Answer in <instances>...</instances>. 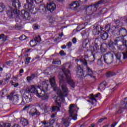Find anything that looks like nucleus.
<instances>
[{
    "label": "nucleus",
    "mask_w": 127,
    "mask_h": 127,
    "mask_svg": "<svg viewBox=\"0 0 127 127\" xmlns=\"http://www.w3.org/2000/svg\"><path fill=\"white\" fill-rule=\"evenodd\" d=\"M82 25H80L78 26H77V27L76 28V30H77L78 31H80V30H82V29H84V28H85V27H82Z\"/></svg>",
    "instance_id": "45"
},
{
    "label": "nucleus",
    "mask_w": 127,
    "mask_h": 127,
    "mask_svg": "<svg viewBox=\"0 0 127 127\" xmlns=\"http://www.w3.org/2000/svg\"><path fill=\"white\" fill-rule=\"evenodd\" d=\"M35 116H40V112L38 110H36L35 112H34Z\"/></svg>",
    "instance_id": "55"
},
{
    "label": "nucleus",
    "mask_w": 127,
    "mask_h": 127,
    "mask_svg": "<svg viewBox=\"0 0 127 127\" xmlns=\"http://www.w3.org/2000/svg\"><path fill=\"white\" fill-rule=\"evenodd\" d=\"M100 37L102 40H107L109 38V34L105 31H101L100 32Z\"/></svg>",
    "instance_id": "20"
},
{
    "label": "nucleus",
    "mask_w": 127,
    "mask_h": 127,
    "mask_svg": "<svg viewBox=\"0 0 127 127\" xmlns=\"http://www.w3.org/2000/svg\"><path fill=\"white\" fill-rule=\"evenodd\" d=\"M39 10L43 11V12H45V11H47V6L44 5H40L39 7Z\"/></svg>",
    "instance_id": "32"
},
{
    "label": "nucleus",
    "mask_w": 127,
    "mask_h": 127,
    "mask_svg": "<svg viewBox=\"0 0 127 127\" xmlns=\"http://www.w3.org/2000/svg\"><path fill=\"white\" fill-rule=\"evenodd\" d=\"M89 99L90 100H92V101H95V102H97V99H96L95 97H94L93 94H91V96L89 98Z\"/></svg>",
    "instance_id": "48"
},
{
    "label": "nucleus",
    "mask_w": 127,
    "mask_h": 127,
    "mask_svg": "<svg viewBox=\"0 0 127 127\" xmlns=\"http://www.w3.org/2000/svg\"><path fill=\"white\" fill-rule=\"evenodd\" d=\"M11 3L12 6H13L14 9L11 8L10 10L7 11L6 13L9 18H13V17H14V14H16L17 16L20 12L18 8L21 7V3H20L19 0H13Z\"/></svg>",
    "instance_id": "3"
},
{
    "label": "nucleus",
    "mask_w": 127,
    "mask_h": 127,
    "mask_svg": "<svg viewBox=\"0 0 127 127\" xmlns=\"http://www.w3.org/2000/svg\"><path fill=\"white\" fill-rule=\"evenodd\" d=\"M107 85L108 83L105 81L101 83L98 87L99 91H104V90L106 89V87H107Z\"/></svg>",
    "instance_id": "23"
},
{
    "label": "nucleus",
    "mask_w": 127,
    "mask_h": 127,
    "mask_svg": "<svg viewBox=\"0 0 127 127\" xmlns=\"http://www.w3.org/2000/svg\"><path fill=\"white\" fill-rule=\"evenodd\" d=\"M20 124L22 125V127H26L28 126V120L25 118H22L20 120Z\"/></svg>",
    "instance_id": "25"
},
{
    "label": "nucleus",
    "mask_w": 127,
    "mask_h": 127,
    "mask_svg": "<svg viewBox=\"0 0 127 127\" xmlns=\"http://www.w3.org/2000/svg\"><path fill=\"white\" fill-rule=\"evenodd\" d=\"M33 28L35 30L38 29L39 28V26H38V24H35L33 25Z\"/></svg>",
    "instance_id": "51"
},
{
    "label": "nucleus",
    "mask_w": 127,
    "mask_h": 127,
    "mask_svg": "<svg viewBox=\"0 0 127 127\" xmlns=\"http://www.w3.org/2000/svg\"><path fill=\"white\" fill-rule=\"evenodd\" d=\"M59 54L61 55V56H66V53H65L63 50L61 51Z\"/></svg>",
    "instance_id": "49"
},
{
    "label": "nucleus",
    "mask_w": 127,
    "mask_h": 127,
    "mask_svg": "<svg viewBox=\"0 0 127 127\" xmlns=\"http://www.w3.org/2000/svg\"><path fill=\"white\" fill-rule=\"evenodd\" d=\"M4 127H11V124L9 123H6L5 124H3ZM12 127H20L18 124H15Z\"/></svg>",
    "instance_id": "35"
},
{
    "label": "nucleus",
    "mask_w": 127,
    "mask_h": 127,
    "mask_svg": "<svg viewBox=\"0 0 127 127\" xmlns=\"http://www.w3.org/2000/svg\"><path fill=\"white\" fill-rule=\"evenodd\" d=\"M26 3L24 5V8L29 11L32 10V6L35 5V0H26Z\"/></svg>",
    "instance_id": "9"
},
{
    "label": "nucleus",
    "mask_w": 127,
    "mask_h": 127,
    "mask_svg": "<svg viewBox=\"0 0 127 127\" xmlns=\"http://www.w3.org/2000/svg\"><path fill=\"white\" fill-rule=\"evenodd\" d=\"M110 29H111V25L110 24H107L105 26L106 31H107V32H109Z\"/></svg>",
    "instance_id": "42"
},
{
    "label": "nucleus",
    "mask_w": 127,
    "mask_h": 127,
    "mask_svg": "<svg viewBox=\"0 0 127 127\" xmlns=\"http://www.w3.org/2000/svg\"><path fill=\"white\" fill-rule=\"evenodd\" d=\"M76 111V106L75 104H71L69 106V113L70 116L64 118L62 120V124L59 123L57 126L58 127H68L71 124V121H76L77 120V114H74Z\"/></svg>",
    "instance_id": "2"
},
{
    "label": "nucleus",
    "mask_w": 127,
    "mask_h": 127,
    "mask_svg": "<svg viewBox=\"0 0 127 127\" xmlns=\"http://www.w3.org/2000/svg\"><path fill=\"white\" fill-rule=\"evenodd\" d=\"M80 2L82 3V4H87L88 3V0H79Z\"/></svg>",
    "instance_id": "52"
},
{
    "label": "nucleus",
    "mask_w": 127,
    "mask_h": 127,
    "mask_svg": "<svg viewBox=\"0 0 127 127\" xmlns=\"http://www.w3.org/2000/svg\"><path fill=\"white\" fill-rule=\"evenodd\" d=\"M104 58H101L100 59H98L97 61V64L99 65V66H103L104 65V62H103Z\"/></svg>",
    "instance_id": "37"
},
{
    "label": "nucleus",
    "mask_w": 127,
    "mask_h": 127,
    "mask_svg": "<svg viewBox=\"0 0 127 127\" xmlns=\"http://www.w3.org/2000/svg\"><path fill=\"white\" fill-rule=\"evenodd\" d=\"M86 72L88 74H86L84 76V78H86V77H89L90 75H92L93 74V71H92V69H91V68H90V67H87Z\"/></svg>",
    "instance_id": "30"
},
{
    "label": "nucleus",
    "mask_w": 127,
    "mask_h": 127,
    "mask_svg": "<svg viewBox=\"0 0 127 127\" xmlns=\"http://www.w3.org/2000/svg\"><path fill=\"white\" fill-rule=\"evenodd\" d=\"M121 106H122V109H126L127 108V97L121 102Z\"/></svg>",
    "instance_id": "27"
},
{
    "label": "nucleus",
    "mask_w": 127,
    "mask_h": 127,
    "mask_svg": "<svg viewBox=\"0 0 127 127\" xmlns=\"http://www.w3.org/2000/svg\"><path fill=\"white\" fill-rule=\"evenodd\" d=\"M78 52H83L84 51V48L81 47L78 50Z\"/></svg>",
    "instance_id": "62"
},
{
    "label": "nucleus",
    "mask_w": 127,
    "mask_h": 127,
    "mask_svg": "<svg viewBox=\"0 0 127 127\" xmlns=\"http://www.w3.org/2000/svg\"><path fill=\"white\" fill-rule=\"evenodd\" d=\"M104 62L106 64H111L114 62V54L109 52L103 56Z\"/></svg>",
    "instance_id": "8"
},
{
    "label": "nucleus",
    "mask_w": 127,
    "mask_h": 127,
    "mask_svg": "<svg viewBox=\"0 0 127 127\" xmlns=\"http://www.w3.org/2000/svg\"><path fill=\"white\" fill-rule=\"evenodd\" d=\"M28 91L30 93H33L34 94H35L36 96H37L38 98H42L45 94L44 92L41 91V89L39 88V86H37V88H36L34 85H31Z\"/></svg>",
    "instance_id": "5"
},
{
    "label": "nucleus",
    "mask_w": 127,
    "mask_h": 127,
    "mask_svg": "<svg viewBox=\"0 0 127 127\" xmlns=\"http://www.w3.org/2000/svg\"><path fill=\"white\" fill-rule=\"evenodd\" d=\"M117 49L120 51H123L125 50L127 51V41L123 42V44H120L117 47Z\"/></svg>",
    "instance_id": "17"
},
{
    "label": "nucleus",
    "mask_w": 127,
    "mask_h": 127,
    "mask_svg": "<svg viewBox=\"0 0 127 127\" xmlns=\"http://www.w3.org/2000/svg\"><path fill=\"white\" fill-rule=\"evenodd\" d=\"M30 59H31V58L28 57L25 60V64H26V65L29 64V63L30 62Z\"/></svg>",
    "instance_id": "43"
},
{
    "label": "nucleus",
    "mask_w": 127,
    "mask_h": 127,
    "mask_svg": "<svg viewBox=\"0 0 127 127\" xmlns=\"http://www.w3.org/2000/svg\"><path fill=\"white\" fill-rule=\"evenodd\" d=\"M90 49H91L92 51H97V50H99V49L102 52H106L107 48H104L102 46L99 45L97 44H95L93 47H90Z\"/></svg>",
    "instance_id": "11"
},
{
    "label": "nucleus",
    "mask_w": 127,
    "mask_h": 127,
    "mask_svg": "<svg viewBox=\"0 0 127 127\" xmlns=\"http://www.w3.org/2000/svg\"><path fill=\"white\" fill-rule=\"evenodd\" d=\"M75 71L76 72V76L77 78H83L84 77V70L81 68V67H77Z\"/></svg>",
    "instance_id": "15"
},
{
    "label": "nucleus",
    "mask_w": 127,
    "mask_h": 127,
    "mask_svg": "<svg viewBox=\"0 0 127 127\" xmlns=\"http://www.w3.org/2000/svg\"><path fill=\"white\" fill-rule=\"evenodd\" d=\"M16 98L17 103H20V105L23 106L25 102H24V100H25L26 103H30L31 101H32V99L31 97V95H29V93H26L24 94V98L19 99L17 96L15 95Z\"/></svg>",
    "instance_id": "7"
},
{
    "label": "nucleus",
    "mask_w": 127,
    "mask_h": 127,
    "mask_svg": "<svg viewBox=\"0 0 127 127\" xmlns=\"http://www.w3.org/2000/svg\"><path fill=\"white\" fill-rule=\"evenodd\" d=\"M108 45L109 47V48H111V47H113L114 45H115V42H113L112 40H110L108 41Z\"/></svg>",
    "instance_id": "40"
},
{
    "label": "nucleus",
    "mask_w": 127,
    "mask_h": 127,
    "mask_svg": "<svg viewBox=\"0 0 127 127\" xmlns=\"http://www.w3.org/2000/svg\"><path fill=\"white\" fill-rule=\"evenodd\" d=\"M15 21L16 22H19V21H21V20H20V18H19V17L17 16L15 18Z\"/></svg>",
    "instance_id": "60"
},
{
    "label": "nucleus",
    "mask_w": 127,
    "mask_h": 127,
    "mask_svg": "<svg viewBox=\"0 0 127 127\" xmlns=\"http://www.w3.org/2000/svg\"><path fill=\"white\" fill-rule=\"evenodd\" d=\"M71 68V65L69 64H64L62 66V70L63 72L65 75V79H66V82L68 85H70L71 88H75V83L72 79V77L71 76V71L69 70L68 69H70Z\"/></svg>",
    "instance_id": "4"
},
{
    "label": "nucleus",
    "mask_w": 127,
    "mask_h": 127,
    "mask_svg": "<svg viewBox=\"0 0 127 127\" xmlns=\"http://www.w3.org/2000/svg\"><path fill=\"white\" fill-rule=\"evenodd\" d=\"M119 35H122V36H127V30L125 28H123L119 26Z\"/></svg>",
    "instance_id": "22"
},
{
    "label": "nucleus",
    "mask_w": 127,
    "mask_h": 127,
    "mask_svg": "<svg viewBox=\"0 0 127 127\" xmlns=\"http://www.w3.org/2000/svg\"><path fill=\"white\" fill-rule=\"evenodd\" d=\"M108 118L107 117H104V118H100L99 120L98 123H99L100 124H101V123H103V122H104V121H105V120H107Z\"/></svg>",
    "instance_id": "44"
},
{
    "label": "nucleus",
    "mask_w": 127,
    "mask_h": 127,
    "mask_svg": "<svg viewBox=\"0 0 127 127\" xmlns=\"http://www.w3.org/2000/svg\"><path fill=\"white\" fill-rule=\"evenodd\" d=\"M58 77L60 80V85L62 90L58 89V94L59 96H57L55 101L56 106L52 107V112H60V108L62 107L61 104H62V102L65 100L64 97H68V93H69V89H68L67 84H66V82H65V77H64V75L60 73L58 75Z\"/></svg>",
    "instance_id": "1"
},
{
    "label": "nucleus",
    "mask_w": 127,
    "mask_h": 127,
    "mask_svg": "<svg viewBox=\"0 0 127 127\" xmlns=\"http://www.w3.org/2000/svg\"><path fill=\"white\" fill-rule=\"evenodd\" d=\"M85 20L86 21H89L91 19V14L87 15L85 17Z\"/></svg>",
    "instance_id": "47"
},
{
    "label": "nucleus",
    "mask_w": 127,
    "mask_h": 127,
    "mask_svg": "<svg viewBox=\"0 0 127 127\" xmlns=\"http://www.w3.org/2000/svg\"><path fill=\"white\" fill-rule=\"evenodd\" d=\"M107 9L106 8H103L100 10L101 13H102L103 14L106 13Z\"/></svg>",
    "instance_id": "54"
},
{
    "label": "nucleus",
    "mask_w": 127,
    "mask_h": 127,
    "mask_svg": "<svg viewBox=\"0 0 127 127\" xmlns=\"http://www.w3.org/2000/svg\"><path fill=\"white\" fill-rule=\"evenodd\" d=\"M112 34L113 35L116 36L120 35V28L119 26L115 27V29L112 31Z\"/></svg>",
    "instance_id": "29"
},
{
    "label": "nucleus",
    "mask_w": 127,
    "mask_h": 127,
    "mask_svg": "<svg viewBox=\"0 0 127 127\" xmlns=\"http://www.w3.org/2000/svg\"><path fill=\"white\" fill-rule=\"evenodd\" d=\"M19 39L21 41L25 40L26 39V36L24 35H22L19 38Z\"/></svg>",
    "instance_id": "46"
},
{
    "label": "nucleus",
    "mask_w": 127,
    "mask_h": 127,
    "mask_svg": "<svg viewBox=\"0 0 127 127\" xmlns=\"http://www.w3.org/2000/svg\"><path fill=\"white\" fill-rule=\"evenodd\" d=\"M50 82L51 83V86L53 87H56V83L55 82V79L54 78H52Z\"/></svg>",
    "instance_id": "38"
},
{
    "label": "nucleus",
    "mask_w": 127,
    "mask_h": 127,
    "mask_svg": "<svg viewBox=\"0 0 127 127\" xmlns=\"http://www.w3.org/2000/svg\"><path fill=\"white\" fill-rule=\"evenodd\" d=\"M123 58H124V59H127V50L126 53H123Z\"/></svg>",
    "instance_id": "57"
},
{
    "label": "nucleus",
    "mask_w": 127,
    "mask_h": 127,
    "mask_svg": "<svg viewBox=\"0 0 127 127\" xmlns=\"http://www.w3.org/2000/svg\"><path fill=\"white\" fill-rule=\"evenodd\" d=\"M39 89H40L42 92H44L45 94L42 96V101H47L49 98V96L46 94V91H48V84L46 83V81H44L42 82V84L39 86Z\"/></svg>",
    "instance_id": "6"
},
{
    "label": "nucleus",
    "mask_w": 127,
    "mask_h": 127,
    "mask_svg": "<svg viewBox=\"0 0 127 127\" xmlns=\"http://www.w3.org/2000/svg\"><path fill=\"white\" fill-rule=\"evenodd\" d=\"M71 41H72V43H73V44H75L77 42V39H76V38L74 37L72 39Z\"/></svg>",
    "instance_id": "59"
},
{
    "label": "nucleus",
    "mask_w": 127,
    "mask_h": 127,
    "mask_svg": "<svg viewBox=\"0 0 127 127\" xmlns=\"http://www.w3.org/2000/svg\"><path fill=\"white\" fill-rule=\"evenodd\" d=\"M52 64L55 65H61V61L59 59L57 60H53Z\"/></svg>",
    "instance_id": "34"
},
{
    "label": "nucleus",
    "mask_w": 127,
    "mask_h": 127,
    "mask_svg": "<svg viewBox=\"0 0 127 127\" xmlns=\"http://www.w3.org/2000/svg\"><path fill=\"white\" fill-rule=\"evenodd\" d=\"M80 6V3L78 0L72 1L70 4L68 5V9H71L76 11L78 9V7Z\"/></svg>",
    "instance_id": "10"
},
{
    "label": "nucleus",
    "mask_w": 127,
    "mask_h": 127,
    "mask_svg": "<svg viewBox=\"0 0 127 127\" xmlns=\"http://www.w3.org/2000/svg\"><path fill=\"white\" fill-rule=\"evenodd\" d=\"M66 46H67L68 48H71V46H72V42H69L66 44Z\"/></svg>",
    "instance_id": "56"
},
{
    "label": "nucleus",
    "mask_w": 127,
    "mask_h": 127,
    "mask_svg": "<svg viewBox=\"0 0 127 127\" xmlns=\"http://www.w3.org/2000/svg\"><path fill=\"white\" fill-rule=\"evenodd\" d=\"M124 38L122 37H118L114 39V44L115 46L118 47L121 44H123Z\"/></svg>",
    "instance_id": "16"
},
{
    "label": "nucleus",
    "mask_w": 127,
    "mask_h": 127,
    "mask_svg": "<svg viewBox=\"0 0 127 127\" xmlns=\"http://www.w3.org/2000/svg\"><path fill=\"white\" fill-rule=\"evenodd\" d=\"M102 39L98 36L96 39L95 41V44H97L98 45H100L102 46V42H101Z\"/></svg>",
    "instance_id": "31"
},
{
    "label": "nucleus",
    "mask_w": 127,
    "mask_h": 127,
    "mask_svg": "<svg viewBox=\"0 0 127 127\" xmlns=\"http://www.w3.org/2000/svg\"><path fill=\"white\" fill-rule=\"evenodd\" d=\"M118 124V122H114L113 124H112L111 126V127H115Z\"/></svg>",
    "instance_id": "64"
},
{
    "label": "nucleus",
    "mask_w": 127,
    "mask_h": 127,
    "mask_svg": "<svg viewBox=\"0 0 127 127\" xmlns=\"http://www.w3.org/2000/svg\"><path fill=\"white\" fill-rule=\"evenodd\" d=\"M116 58V63L118 64H121L122 63V61L121 58H122V52H117L115 54Z\"/></svg>",
    "instance_id": "21"
},
{
    "label": "nucleus",
    "mask_w": 127,
    "mask_h": 127,
    "mask_svg": "<svg viewBox=\"0 0 127 127\" xmlns=\"http://www.w3.org/2000/svg\"><path fill=\"white\" fill-rule=\"evenodd\" d=\"M5 7V6L4 5H0V12H2Z\"/></svg>",
    "instance_id": "50"
},
{
    "label": "nucleus",
    "mask_w": 127,
    "mask_h": 127,
    "mask_svg": "<svg viewBox=\"0 0 127 127\" xmlns=\"http://www.w3.org/2000/svg\"><path fill=\"white\" fill-rule=\"evenodd\" d=\"M94 27V28L92 31L94 35H99L100 34V32L101 33V31H103V28L100 26V25H95Z\"/></svg>",
    "instance_id": "12"
},
{
    "label": "nucleus",
    "mask_w": 127,
    "mask_h": 127,
    "mask_svg": "<svg viewBox=\"0 0 127 127\" xmlns=\"http://www.w3.org/2000/svg\"><path fill=\"white\" fill-rule=\"evenodd\" d=\"M34 39L35 42L39 43L41 41V38L40 37V35H38V36L35 37Z\"/></svg>",
    "instance_id": "41"
},
{
    "label": "nucleus",
    "mask_w": 127,
    "mask_h": 127,
    "mask_svg": "<svg viewBox=\"0 0 127 127\" xmlns=\"http://www.w3.org/2000/svg\"><path fill=\"white\" fill-rule=\"evenodd\" d=\"M80 62L83 64L84 66H87L88 65V63L87 62V60L85 59H81L80 60Z\"/></svg>",
    "instance_id": "39"
},
{
    "label": "nucleus",
    "mask_w": 127,
    "mask_h": 127,
    "mask_svg": "<svg viewBox=\"0 0 127 127\" xmlns=\"http://www.w3.org/2000/svg\"><path fill=\"white\" fill-rule=\"evenodd\" d=\"M90 44L91 43L90 42V40L88 38H86L83 42L82 44V47L83 48H85L86 47H88V46H90Z\"/></svg>",
    "instance_id": "24"
},
{
    "label": "nucleus",
    "mask_w": 127,
    "mask_h": 127,
    "mask_svg": "<svg viewBox=\"0 0 127 127\" xmlns=\"http://www.w3.org/2000/svg\"><path fill=\"white\" fill-rule=\"evenodd\" d=\"M94 8H95V9H97V8H96V6H88L86 9V11L87 13H89V14H94Z\"/></svg>",
    "instance_id": "19"
},
{
    "label": "nucleus",
    "mask_w": 127,
    "mask_h": 127,
    "mask_svg": "<svg viewBox=\"0 0 127 127\" xmlns=\"http://www.w3.org/2000/svg\"><path fill=\"white\" fill-rule=\"evenodd\" d=\"M43 0H35V3H41Z\"/></svg>",
    "instance_id": "58"
},
{
    "label": "nucleus",
    "mask_w": 127,
    "mask_h": 127,
    "mask_svg": "<svg viewBox=\"0 0 127 127\" xmlns=\"http://www.w3.org/2000/svg\"><path fill=\"white\" fill-rule=\"evenodd\" d=\"M47 9L48 11L53 12L56 9V4L53 2L47 3Z\"/></svg>",
    "instance_id": "14"
},
{
    "label": "nucleus",
    "mask_w": 127,
    "mask_h": 127,
    "mask_svg": "<svg viewBox=\"0 0 127 127\" xmlns=\"http://www.w3.org/2000/svg\"><path fill=\"white\" fill-rule=\"evenodd\" d=\"M36 76V74L35 73H33L30 76H28L26 77V80L28 83H30L31 81H32V80H34V79H35V77Z\"/></svg>",
    "instance_id": "26"
},
{
    "label": "nucleus",
    "mask_w": 127,
    "mask_h": 127,
    "mask_svg": "<svg viewBox=\"0 0 127 127\" xmlns=\"http://www.w3.org/2000/svg\"><path fill=\"white\" fill-rule=\"evenodd\" d=\"M106 3V2L105 1V0H100L97 2H96L94 5L95 6H98V5H100V4H105Z\"/></svg>",
    "instance_id": "36"
},
{
    "label": "nucleus",
    "mask_w": 127,
    "mask_h": 127,
    "mask_svg": "<svg viewBox=\"0 0 127 127\" xmlns=\"http://www.w3.org/2000/svg\"><path fill=\"white\" fill-rule=\"evenodd\" d=\"M11 77V74H10V73H8L6 75V78H7V79H10V77Z\"/></svg>",
    "instance_id": "63"
},
{
    "label": "nucleus",
    "mask_w": 127,
    "mask_h": 127,
    "mask_svg": "<svg viewBox=\"0 0 127 127\" xmlns=\"http://www.w3.org/2000/svg\"><path fill=\"white\" fill-rule=\"evenodd\" d=\"M38 105L41 110H44L45 113H48V106L45 105L44 103L39 102L38 103Z\"/></svg>",
    "instance_id": "18"
},
{
    "label": "nucleus",
    "mask_w": 127,
    "mask_h": 127,
    "mask_svg": "<svg viewBox=\"0 0 127 127\" xmlns=\"http://www.w3.org/2000/svg\"><path fill=\"white\" fill-rule=\"evenodd\" d=\"M21 16L23 18V19H25L26 20H30L31 16H30V14H29L27 11L23 9L21 10Z\"/></svg>",
    "instance_id": "13"
},
{
    "label": "nucleus",
    "mask_w": 127,
    "mask_h": 127,
    "mask_svg": "<svg viewBox=\"0 0 127 127\" xmlns=\"http://www.w3.org/2000/svg\"><path fill=\"white\" fill-rule=\"evenodd\" d=\"M121 106H122V109H126L127 108V97L121 102Z\"/></svg>",
    "instance_id": "28"
},
{
    "label": "nucleus",
    "mask_w": 127,
    "mask_h": 127,
    "mask_svg": "<svg viewBox=\"0 0 127 127\" xmlns=\"http://www.w3.org/2000/svg\"><path fill=\"white\" fill-rule=\"evenodd\" d=\"M122 109L123 108H122L121 106V108H120L119 110L117 112H116V114L118 115L119 114H122V113H123V110Z\"/></svg>",
    "instance_id": "53"
},
{
    "label": "nucleus",
    "mask_w": 127,
    "mask_h": 127,
    "mask_svg": "<svg viewBox=\"0 0 127 127\" xmlns=\"http://www.w3.org/2000/svg\"><path fill=\"white\" fill-rule=\"evenodd\" d=\"M114 76H116V73L113 71H108L106 72V76L110 78V77H114Z\"/></svg>",
    "instance_id": "33"
},
{
    "label": "nucleus",
    "mask_w": 127,
    "mask_h": 127,
    "mask_svg": "<svg viewBox=\"0 0 127 127\" xmlns=\"http://www.w3.org/2000/svg\"><path fill=\"white\" fill-rule=\"evenodd\" d=\"M55 121H56V120L55 119L51 120L50 121V125H51L52 126V125H53V124L55 123Z\"/></svg>",
    "instance_id": "61"
}]
</instances>
